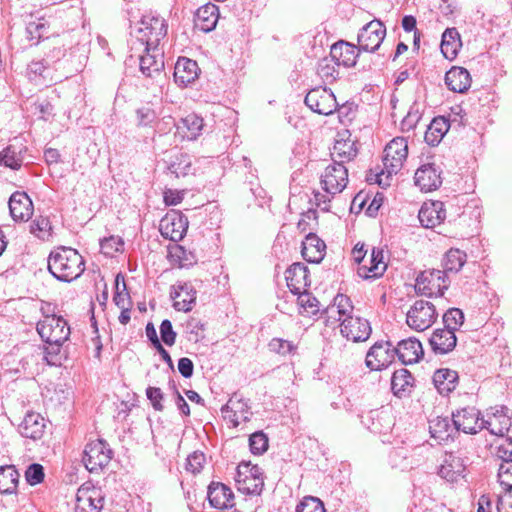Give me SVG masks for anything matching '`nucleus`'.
<instances>
[{"instance_id":"nucleus-1","label":"nucleus","mask_w":512,"mask_h":512,"mask_svg":"<svg viewBox=\"0 0 512 512\" xmlns=\"http://www.w3.org/2000/svg\"><path fill=\"white\" fill-rule=\"evenodd\" d=\"M84 270L83 257L73 248L60 247L49 254L48 271L59 281L71 282L80 277Z\"/></svg>"},{"instance_id":"nucleus-2","label":"nucleus","mask_w":512,"mask_h":512,"mask_svg":"<svg viewBox=\"0 0 512 512\" xmlns=\"http://www.w3.org/2000/svg\"><path fill=\"white\" fill-rule=\"evenodd\" d=\"M408 156V143L403 137L392 139L384 149L383 169L374 174L375 182L381 187L390 186L392 175L397 174L403 167ZM368 180H373L372 175Z\"/></svg>"},{"instance_id":"nucleus-3","label":"nucleus","mask_w":512,"mask_h":512,"mask_svg":"<svg viewBox=\"0 0 512 512\" xmlns=\"http://www.w3.org/2000/svg\"><path fill=\"white\" fill-rule=\"evenodd\" d=\"M235 482L241 493L259 495L264 487L263 471L258 465L243 461L237 466Z\"/></svg>"},{"instance_id":"nucleus-4","label":"nucleus","mask_w":512,"mask_h":512,"mask_svg":"<svg viewBox=\"0 0 512 512\" xmlns=\"http://www.w3.org/2000/svg\"><path fill=\"white\" fill-rule=\"evenodd\" d=\"M167 34V23L160 16L144 15L137 30L136 39L145 47L155 48Z\"/></svg>"},{"instance_id":"nucleus-5","label":"nucleus","mask_w":512,"mask_h":512,"mask_svg":"<svg viewBox=\"0 0 512 512\" xmlns=\"http://www.w3.org/2000/svg\"><path fill=\"white\" fill-rule=\"evenodd\" d=\"M113 451L103 439L90 441L84 450L83 463L91 473L102 471L111 461Z\"/></svg>"},{"instance_id":"nucleus-6","label":"nucleus","mask_w":512,"mask_h":512,"mask_svg":"<svg viewBox=\"0 0 512 512\" xmlns=\"http://www.w3.org/2000/svg\"><path fill=\"white\" fill-rule=\"evenodd\" d=\"M447 276L441 270H428L421 272L416 278L415 290L418 294L433 297L443 296L448 289Z\"/></svg>"},{"instance_id":"nucleus-7","label":"nucleus","mask_w":512,"mask_h":512,"mask_svg":"<svg viewBox=\"0 0 512 512\" xmlns=\"http://www.w3.org/2000/svg\"><path fill=\"white\" fill-rule=\"evenodd\" d=\"M37 332L44 342H65L70 335V327L61 316H46L37 324Z\"/></svg>"},{"instance_id":"nucleus-8","label":"nucleus","mask_w":512,"mask_h":512,"mask_svg":"<svg viewBox=\"0 0 512 512\" xmlns=\"http://www.w3.org/2000/svg\"><path fill=\"white\" fill-rule=\"evenodd\" d=\"M322 189L331 195L342 192L348 183V170L344 164L334 160L321 174Z\"/></svg>"},{"instance_id":"nucleus-9","label":"nucleus","mask_w":512,"mask_h":512,"mask_svg":"<svg viewBox=\"0 0 512 512\" xmlns=\"http://www.w3.org/2000/svg\"><path fill=\"white\" fill-rule=\"evenodd\" d=\"M436 318L437 313L434 304L417 300L407 312L406 322L412 329L423 331L429 328Z\"/></svg>"},{"instance_id":"nucleus-10","label":"nucleus","mask_w":512,"mask_h":512,"mask_svg":"<svg viewBox=\"0 0 512 512\" xmlns=\"http://www.w3.org/2000/svg\"><path fill=\"white\" fill-rule=\"evenodd\" d=\"M386 35L384 24L374 19L362 27L358 34L359 49L366 52L376 51L383 42Z\"/></svg>"},{"instance_id":"nucleus-11","label":"nucleus","mask_w":512,"mask_h":512,"mask_svg":"<svg viewBox=\"0 0 512 512\" xmlns=\"http://www.w3.org/2000/svg\"><path fill=\"white\" fill-rule=\"evenodd\" d=\"M188 229L187 218L178 211L167 213L160 221L159 230L161 235L173 242L183 239Z\"/></svg>"},{"instance_id":"nucleus-12","label":"nucleus","mask_w":512,"mask_h":512,"mask_svg":"<svg viewBox=\"0 0 512 512\" xmlns=\"http://www.w3.org/2000/svg\"><path fill=\"white\" fill-rule=\"evenodd\" d=\"M482 420L479 410L472 406L463 407L452 413V422L457 432L476 434L482 430Z\"/></svg>"},{"instance_id":"nucleus-13","label":"nucleus","mask_w":512,"mask_h":512,"mask_svg":"<svg viewBox=\"0 0 512 512\" xmlns=\"http://www.w3.org/2000/svg\"><path fill=\"white\" fill-rule=\"evenodd\" d=\"M371 331L369 321L358 316H348L340 323L342 336L353 342L366 341Z\"/></svg>"},{"instance_id":"nucleus-14","label":"nucleus","mask_w":512,"mask_h":512,"mask_svg":"<svg viewBox=\"0 0 512 512\" xmlns=\"http://www.w3.org/2000/svg\"><path fill=\"white\" fill-rule=\"evenodd\" d=\"M221 413L225 420L232 423L233 427H237L241 422L248 421L251 416L247 402L237 393H234L221 408Z\"/></svg>"},{"instance_id":"nucleus-15","label":"nucleus","mask_w":512,"mask_h":512,"mask_svg":"<svg viewBox=\"0 0 512 512\" xmlns=\"http://www.w3.org/2000/svg\"><path fill=\"white\" fill-rule=\"evenodd\" d=\"M394 356L389 342H376L367 352L365 362L371 370H382L392 363Z\"/></svg>"},{"instance_id":"nucleus-16","label":"nucleus","mask_w":512,"mask_h":512,"mask_svg":"<svg viewBox=\"0 0 512 512\" xmlns=\"http://www.w3.org/2000/svg\"><path fill=\"white\" fill-rule=\"evenodd\" d=\"M196 290L191 283L178 282L173 285L170 297L173 299V307L177 311L189 312L196 301Z\"/></svg>"},{"instance_id":"nucleus-17","label":"nucleus","mask_w":512,"mask_h":512,"mask_svg":"<svg viewBox=\"0 0 512 512\" xmlns=\"http://www.w3.org/2000/svg\"><path fill=\"white\" fill-rule=\"evenodd\" d=\"M357 153L358 149L356 147V141L351 139L350 132L348 130L339 132L331 153L333 161L337 160L344 164L345 162L353 160Z\"/></svg>"},{"instance_id":"nucleus-18","label":"nucleus","mask_w":512,"mask_h":512,"mask_svg":"<svg viewBox=\"0 0 512 512\" xmlns=\"http://www.w3.org/2000/svg\"><path fill=\"white\" fill-rule=\"evenodd\" d=\"M414 181L421 191L429 192L435 190L442 183L441 171L435 164H424L416 170Z\"/></svg>"},{"instance_id":"nucleus-19","label":"nucleus","mask_w":512,"mask_h":512,"mask_svg":"<svg viewBox=\"0 0 512 512\" xmlns=\"http://www.w3.org/2000/svg\"><path fill=\"white\" fill-rule=\"evenodd\" d=\"M446 218L444 204L441 201L424 203L418 213V219L425 228H435Z\"/></svg>"},{"instance_id":"nucleus-20","label":"nucleus","mask_w":512,"mask_h":512,"mask_svg":"<svg viewBox=\"0 0 512 512\" xmlns=\"http://www.w3.org/2000/svg\"><path fill=\"white\" fill-rule=\"evenodd\" d=\"M287 287L294 294H300L310 285L307 267L302 263H294L285 271Z\"/></svg>"},{"instance_id":"nucleus-21","label":"nucleus","mask_w":512,"mask_h":512,"mask_svg":"<svg viewBox=\"0 0 512 512\" xmlns=\"http://www.w3.org/2000/svg\"><path fill=\"white\" fill-rule=\"evenodd\" d=\"M10 215L15 221H27L33 214V203L25 192H14L9 199Z\"/></svg>"},{"instance_id":"nucleus-22","label":"nucleus","mask_w":512,"mask_h":512,"mask_svg":"<svg viewBox=\"0 0 512 512\" xmlns=\"http://www.w3.org/2000/svg\"><path fill=\"white\" fill-rule=\"evenodd\" d=\"M207 497L210 505L216 509H227L234 506L233 492L223 483L211 482L208 486Z\"/></svg>"},{"instance_id":"nucleus-23","label":"nucleus","mask_w":512,"mask_h":512,"mask_svg":"<svg viewBox=\"0 0 512 512\" xmlns=\"http://www.w3.org/2000/svg\"><path fill=\"white\" fill-rule=\"evenodd\" d=\"M369 266L361 265L357 273L363 279H376L381 277L386 269L387 264L384 261V251L381 248L373 247L370 255Z\"/></svg>"},{"instance_id":"nucleus-24","label":"nucleus","mask_w":512,"mask_h":512,"mask_svg":"<svg viewBox=\"0 0 512 512\" xmlns=\"http://www.w3.org/2000/svg\"><path fill=\"white\" fill-rule=\"evenodd\" d=\"M466 464L464 459L454 452L446 453L439 475L448 482H456L464 476Z\"/></svg>"},{"instance_id":"nucleus-25","label":"nucleus","mask_w":512,"mask_h":512,"mask_svg":"<svg viewBox=\"0 0 512 512\" xmlns=\"http://www.w3.org/2000/svg\"><path fill=\"white\" fill-rule=\"evenodd\" d=\"M394 352L405 365L416 363L423 356L422 344L416 338L401 340L394 348Z\"/></svg>"},{"instance_id":"nucleus-26","label":"nucleus","mask_w":512,"mask_h":512,"mask_svg":"<svg viewBox=\"0 0 512 512\" xmlns=\"http://www.w3.org/2000/svg\"><path fill=\"white\" fill-rule=\"evenodd\" d=\"M508 408L501 407L488 417L482 420V429H487L491 434L504 437L511 427V418L507 415Z\"/></svg>"},{"instance_id":"nucleus-27","label":"nucleus","mask_w":512,"mask_h":512,"mask_svg":"<svg viewBox=\"0 0 512 512\" xmlns=\"http://www.w3.org/2000/svg\"><path fill=\"white\" fill-rule=\"evenodd\" d=\"M303 258L310 263H320L326 253V244L316 234L309 233L302 242Z\"/></svg>"},{"instance_id":"nucleus-28","label":"nucleus","mask_w":512,"mask_h":512,"mask_svg":"<svg viewBox=\"0 0 512 512\" xmlns=\"http://www.w3.org/2000/svg\"><path fill=\"white\" fill-rule=\"evenodd\" d=\"M45 419L41 414L28 412L19 426L20 433L25 438L40 439L45 431Z\"/></svg>"},{"instance_id":"nucleus-29","label":"nucleus","mask_w":512,"mask_h":512,"mask_svg":"<svg viewBox=\"0 0 512 512\" xmlns=\"http://www.w3.org/2000/svg\"><path fill=\"white\" fill-rule=\"evenodd\" d=\"M199 73L196 61L189 58H179L174 67V80L179 86H187L197 79Z\"/></svg>"},{"instance_id":"nucleus-30","label":"nucleus","mask_w":512,"mask_h":512,"mask_svg":"<svg viewBox=\"0 0 512 512\" xmlns=\"http://www.w3.org/2000/svg\"><path fill=\"white\" fill-rule=\"evenodd\" d=\"M145 53L140 57L141 72L151 77L153 73H160L164 67L163 51L159 47H145Z\"/></svg>"},{"instance_id":"nucleus-31","label":"nucleus","mask_w":512,"mask_h":512,"mask_svg":"<svg viewBox=\"0 0 512 512\" xmlns=\"http://www.w3.org/2000/svg\"><path fill=\"white\" fill-rule=\"evenodd\" d=\"M434 353L444 355L452 351L457 343L454 332L446 328L436 329L429 339Z\"/></svg>"},{"instance_id":"nucleus-32","label":"nucleus","mask_w":512,"mask_h":512,"mask_svg":"<svg viewBox=\"0 0 512 512\" xmlns=\"http://www.w3.org/2000/svg\"><path fill=\"white\" fill-rule=\"evenodd\" d=\"M330 56L338 66L353 67L358 54L355 45L339 41L331 46Z\"/></svg>"},{"instance_id":"nucleus-33","label":"nucleus","mask_w":512,"mask_h":512,"mask_svg":"<svg viewBox=\"0 0 512 512\" xmlns=\"http://www.w3.org/2000/svg\"><path fill=\"white\" fill-rule=\"evenodd\" d=\"M219 18V9L215 4L207 3L199 7L195 13V25L203 32L212 31Z\"/></svg>"},{"instance_id":"nucleus-34","label":"nucleus","mask_w":512,"mask_h":512,"mask_svg":"<svg viewBox=\"0 0 512 512\" xmlns=\"http://www.w3.org/2000/svg\"><path fill=\"white\" fill-rule=\"evenodd\" d=\"M459 376L457 371L449 368H440L434 372L433 383L441 395H448L457 387Z\"/></svg>"},{"instance_id":"nucleus-35","label":"nucleus","mask_w":512,"mask_h":512,"mask_svg":"<svg viewBox=\"0 0 512 512\" xmlns=\"http://www.w3.org/2000/svg\"><path fill=\"white\" fill-rule=\"evenodd\" d=\"M445 83L452 92L464 93L471 85V76L465 68L453 67L446 73Z\"/></svg>"},{"instance_id":"nucleus-36","label":"nucleus","mask_w":512,"mask_h":512,"mask_svg":"<svg viewBox=\"0 0 512 512\" xmlns=\"http://www.w3.org/2000/svg\"><path fill=\"white\" fill-rule=\"evenodd\" d=\"M429 431L431 436L439 442H446L453 439L454 434L458 433L455 425L450 423L448 417H435L429 421Z\"/></svg>"},{"instance_id":"nucleus-37","label":"nucleus","mask_w":512,"mask_h":512,"mask_svg":"<svg viewBox=\"0 0 512 512\" xmlns=\"http://www.w3.org/2000/svg\"><path fill=\"white\" fill-rule=\"evenodd\" d=\"M450 129V121L444 116L435 117L425 132V142L430 146H437Z\"/></svg>"},{"instance_id":"nucleus-38","label":"nucleus","mask_w":512,"mask_h":512,"mask_svg":"<svg viewBox=\"0 0 512 512\" xmlns=\"http://www.w3.org/2000/svg\"><path fill=\"white\" fill-rule=\"evenodd\" d=\"M461 47L460 35L456 28H447L442 34L441 52L448 60L456 58Z\"/></svg>"},{"instance_id":"nucleus-39","label":"nucleus","mask_w":512,"mask_h":512,"mask_svg":"<svg viewBox=\"0 0 512 512\" xmlns=\"http://www.w3.org/2000/svg\"><path fill=\"white\" fill-rule=\"evenodd\" d=\"M104 499L96 491L90 494L79 491L77 494L76 512H100Z\"/></svg>"},{"instance_id":"nucleus-40","label":"nucleus","mask_w":512,"mask_h":512,"mask_svg":"<svg viewBox=\"0 0 512 512\" xmlns=\"http://www.w3.org/2000/svg\"><path fill=\"white\" fill-rule=\"evenodd\" d=\"M414 378L407 369L395 371L391 378V389L394 395L403 397L409 394Z\"/></svg>"},{"instance_id":"nucleus-41","label":"nucleus","mask_w":512,"mask_h":512,"mask_svg":"<svg viewBox=\"0 0 512 512\" xmlns=\"http://www.w3.org/2000/svg\"><path fill=\"white\" fill-rule=\"evenodd\" d=\"M203 129V119L196 114H189L181 119L178 130L183 133L182 137L187 140H195L200 136Z\"/></svg>"},{"instance_id":"nucleus-42","label":"nucleus","mask_w":512,"mask_h":512,"mask_svg":"<svg viewBox=\"0 0 512 512\" xmlns=\"http://www.w3.org/2000/svg\"><path fill=\"white\" fill-rule=\"evenodd\" d=\"M19 473L12 465L0 466V493L12 494L16 491Z\"/></svg>"},{"instance_id":"nucleus-43","label":"nucleus","mask_w":512,"mask_h":512,"mask_svg":"<svg viewBox=\"0 0 512 512\" xmlns=\"http://www.w3.org/2000/svg\"><path fill=\"white\" fill-rule=\"evenodd\" d=\"M304 104L320 115H331L337 109V98H303Z\"/></svg>"},{"instance_id":"nucleus-44","label":"nucleus","mask_w":512,"mask_h":512,"mask_svg":"<svg viewBox=\"0 0 512 512\" xmlns=\"http://www.w3.org/2000/svg\"><path fill=\"white\" fill-rule=\"evenodd\" d=\"M168 171L176 178L185 177L193 173L192 160L188 154L179 153L167 166Z\"/></svg>"},{"instance_id":"nucleus-45","label":"nucleus","mask_w":512,"mask_h":512,"mask_svg":"<svg viewBox=\"0 0 512 512\" xmlns=\"http://www.w3.org/2000/svg\"><path fill=\"white\" fill-rule=\"evenodd\" d=\"M23 163L22 149L10 144L0 151V165L18 170Z\"/></svg>"},{"instance_id":"nucleus-46","label":"nucleus","mask_w":512,"mask_h":512,"mask_svg":"<svg viewBox=\"0 0 512 512\" xmlns=\"http://www.w3.org/2000/svg\"><path fill=\"white\" fill-rule=\"evenodd\" d=\"M467 255L465 252L459 249H450L443 259V268L442 270L445 275L447 273L454 272L457 273L463 267L466 262Z\"/></svg>"},{"instance_id":"nucleus-47","label":"nucleus","mask_w":512,"mask_h":512,"mask_svg":"<svg viewBox=\"0 0 512 512\" xmlns=\"http://www.w3.org/2000/svg\"><path fill=\"white\" fill-rule=\"evenodd\" d=\"M298 295V304L300 306V313H305L307 315H316L320 310V302L318 299L313 296L307 290H304Z\"/></svg>"},{"instance_id":"nucleus-48","label":"nucleus","mask_w":512,"mask_h":512,"mask_svg":"<svg viewBox=\"0 0 512 512\" xmlns=\"http://www.w3.org/2000/svg\"><path fill=\"white\" fill-rule=\"evenodd\" d=\"M444 328L455 333L464 323V313L459 308H450L443 315Z\"/></svg>"},{"instance_id":"nucleus-49","label":"nucleus","mask_w":512,"mask_h":512,"mask_svg":"<svg viewBox=\"0 0 512 512\" xmlns=\"http://www.w3.org/2000/svg\"><path fill=\"white\" fill-rule=\"evenodd\" d=\"M498 482L505 492L512 491V459H504L499 465Z\"/></svg>"},{"instance_id":"nucleus-50","label":"nucleus","mask_w":512,"mask_h":512,"mask_svg":"<svg viewBox=\"0 0 512 512\" xmlns=\"http://www.w3.org/2000/svg\"><path fill=\"white\" fill-rule=\"evenodd\" d=\"M52 226L48 217L39 216L33 220L30 231L39 239H46L51 235Z\"/></svg>"},{"instance_id":"nucleus-51","label":"nucleus","mask_w":512,"mask_h":512,"mask_svg":"<svg viewBox=\"0 0 512 512\" xmlns=\"http://www.w3.org/2000/svg\"><path fill=\"white\" fill-rule=\"evenodd\" d=\"M422 117L421 107L418 102H414L411 105L406 116L401 121V128L403 131H409L416 127Z\"/></svg>"},{"instance_id":"nucleus-52","label":"nucleus","mask_w":512,"mask_h":512,"mask_svg":"<svg viewBox=\"0 0 512 512\" xmlns=\"http://www.w3.org/2000/svg\"><path fill=\"white\" fill-rule=\"evenodd\" d=\"M44 359L49 365H61V346L64 342H45Z\"/></svg>"},{"instance_id":"nucleus-53","label":"nucleus","mask_w":512,"mask_h":512,"mask_svg":"<svg viewBox=\"0 0 512 512\" xmlns=\"http://www.w3.org/2000/svg\"><path fill=\"white\" fill-rule=\"evenodd\" d=\"M250 451L255 455H261L268 449V438L262 431L251 434L249 438Z\"/></svg>"},{"instance_id":"nucleus-54","label":"nucleus","mask_w":512,"mask_h":512,"mask_svg":"<svg viewBox=\"0 0 512 512\" xmlns=\"http://www.w3.org/2000/svg\"><path fill=\"white\" fill-rule=\"evenodd\" d=\"M357 110V105L353 101L346 100L344 102H339L337 100V109L335 112L338 114L339 121L341 123H346L347 121H351L355 116Z\"/></svg>"},{"instance_id":"nucleus-55","label":"nucleus","mask_w":512,"mask_h":512,"mask_svg":"<svg viewBox=\"0 0 512 512\" xmlns=\"http://www.w3.org/2000/svg\"><path fill=\"white\" fill-rule=\"evenodd\" d=\"M334 308L338 311V316L340 318H346L348 316H352L351 313L353 311V305L349 297L343 294H337L333 302L331 303Z\"/></svg>"},{"instance_id":"nucleus-56","label":"nucleus","mask_w":512,"mask_h":512,"mask_svg":"<svg viewBox=\"0 0 512 512\" xmlns=\"http://www.w3.org/2000/svg\"><path fill=\"white\" fill-rule=\"evenodd\" d=\"M136 116L138 126H151L157 119L158 113L149 104H147L136 110Z\"/></svg>"},{"instance_id":"nucleus-57","label":"nucleus","mask_w":512,"mask_h":512,"mask_svg":"<svg viewBox=\"0 0 512 512\" xmlns=\"http://www.w3.org/2000/svg\"><path fill=\"white\" fill-rule=\"evenodd\" d=\"M296 512H325V508L319 498L307 496L297 505Z\"/></svg>"},{"instance_id":"nucleus-58","label":"nucleus","mask_w":512,"mask_h":512,"mask_svg":"<svg viewBox=\"0 0 512 512\" xmlns=\"http://www.w3.org/2000/svg\"><path fill=\"white\" fill-rule=\"evenodd\" d=\"M44 468L41 464H30L25 471V478L28 484L34 486L40 484L44 480Z\"/></svg>"},{"instance_id":"nucleus-59","label":"nucleus","mask_w":512,"mask_h":512,"mask_svg":"<svg viewBox=\"0 0 512 512\" xmlns=\"http://www.w3.org/2000/svg\"><path fill=\"white\" fill-rule=\"evenodd\" d=\"M205 461L206 458L204 453L194 451L186 459V470L193 474L200 473L203 469Z\"/></svg>"},{"instance_id":"nucleus-60","label":"nucleus","mask_w":512,"mask_h":512,"mask_svg":"<svg viewBox=\"0 0 512 512\" xmlns=\"http://www.w3.org/2000/svg\"><path fill=\"white\" fill-rule=\"evenodd\" d=\"M268 346L272 352L283 356L293 353L296 349V346L292 342L281 338H273Z\"/></svg>"},{"instance_id":"nucleus-61","label":"nucleus","mask_w":512,"mask_h":512,"mask_svg":"<svg viewBox=\"0 0 512 512\" xmlns=\"http://www.w3.org/2000/svg\"><path fill=\"white\" fill-rule=\"evenodd\" d=\"M186 332L190 334V340L197 342L203 338L202 332L204 330V324L197 318H190L185 325Z\"/></svg>"},{"instance_id":"nucleus-62","label":"nucleus","mask_w":512,"mask_h":512,"mask_svg":"<svg viewBox=\"0 0 512 512\" xmlns=\"http://www.w3.org/2000/svg\"><path fill=\"white\" fill-rule=\"evenodd\" d=\"M160 335H161L162 341L167 346L174 345V343L176 341V332L173 330L172 323L170 320L165 319L161 322Z\"/></svg>"},{"instance_id":"nucleus-63","label":"nucleus","mask_w":512,"mask_h":512,"mask_svg":"<svg viewBox=\"0 0 512 512\" xmlns=\"http://www.w3.org/2000/svg\"><path fill=\"white\" fill-rule=\"evenodd\" d=\"M146 396L151 402L153 408L157 411L163 410L162 400L164 398L163 392L158 387H148L146 389Z\"/></svg>"},{"instance_id":"nucleus-64","label":"nucleus","mask_w":512,"mask_h":512,"mask_svg":"<svg viewBox=\"0 0 512 512\" xmlns=\"http://www.w3.org/2000/svg\"><path fill=\"white\" fill-rule=\"evenodd\" d=\"M497 511L512 512V491L505 492L498 497Z\"/></svg>"}]
</instances>
